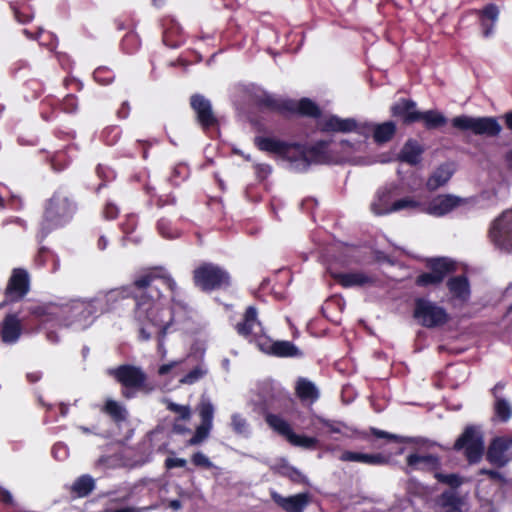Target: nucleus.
Segmentation results:
<instances>
[{"label":"nucleus","mask_w":512,"mask_h":512,"mask_svg":"<svg viewBox=\"0 0 512 512\" xmlns=\"http://www.w3.org/2000/svg\"><path fill=\"white\" fill-rule=\"evenodd\" d=\"M264 419L273 431L283 436L291 445L308 450L316 449L319 442L317 438L296 434L288 421L280 415L267 412L264 415Z\"/></svg>","instance_id":"9d476101"},{"label":"nucleus","mask_w":512,"mask_h":512,"mask_svg":"<svg viewBox=\"0 0 512 512\" xmlns=\"http://www.w3.org/2000/svg\"><path fill=\"white\" fill-rule=\"evenodd\" d=\"M190 175V169L186 164H176L170 173L168 181L172 186H179L183 183Z\"/></svg>","instance_id":"a18cd8bd"},{"label":"nucleus","mask_w":512,"mask_h":512,"mask_svg":"<svg viewBox=\"0 0 512 512\" xmlns=\"http://www.w3.org/2000/svg\"><path fill=\"white\" fill-rule=\"evenodd\" d=\"M374 127H375V123H372V122H358L356 120V128L352 131V132H355L357 134H359L360 136H363L365 138H368L370 136L373 137L374 135Z\"/></svg>","instance_id":"13d9d810"},{"label":"nucleus","mask_w":512,"mask_h":512,"mask_svg":"<svg viewBox=\"0 0 512 512\" xmlns=\"http://www.w3.org/2000/svg\"><path fill=\"white\" fill-rule=\"evenodd\" d=\"M160 286L169 289L173 294L178 286L176 281L162 266L146 267L135 273L132 282L127 286L130 297L135 301L134 317L141 325L139 338L148 341L151 333L145 325L159 328V335L164 337L174 321L172 308L164 305Z\"/></svg>","instance_id":"f257e3e1"},{"label":"nucleus","mask_w":512,"mask_h":512,"mask_svg":"<svg viewBox=\"0 0 512 512\" xmlns=\"http://www.w3.org/2000/svg\"><path fill=\"white\" fill-rule=\"evenodd\" d=\"M413 317L426 328L440 327L449 321V315L443 307L424 298L415 300Z\"/></svg>","instance_id":"ddd939ff"},{"label":"nucleus","mask_w":512,"mask_h":512,"mask_svg":"<svg viewBox=\"0 0 512 512\" xmlns=\"http://www.w3.org/2000/svg\"><path fill=\"white\" fill-rule=\"evenodd\" d=\"M77 211V202L62 190H56L45 204L40 228L42 237H46L52 230L65 226Z\"/></svg>","instance_id":"7ed1b4c3"},{"label":"nucleus","mask_w":512,"mask_h":512,"mask_svg":"<svg viewBox=\"0 0 512 512\" xmlns=\"http://www.w3.org/2000/svg\"><path fill=\"white\" fill-rule=\"evenodd\" d=\"M95 173L101 181L95 188L96 194H99L102 188L106 187L108 183L116 179V172L114 169L105 164H98L96 166Z\"/></svg>","instance_id":"a19ab883"},{"label":"nucleus","mask_w":512,"mask_h":512,"mask_svg":"<svg viewBox=\"0 0 512 512\" xmlns=\"http://www.w3.org/2000/svg\"><path fill=\"white\" fill-rule=\"evenodd\" d=\"M167 408L168 410L179 414V416L176 419L189 420L191 417V411L188 406H183L170 402Z\"/></svg>","instance_id":"680f3d73"},{"label":"nucleus","mask_w":512,"mask_h":512,"mask_svg":"<svg viewBox=\"0 0 512 512\" xmlns=\"http://www.w3.org/2000/svg\"><path fill=\"white\" fill-rule=\"evenodd\" d=\"M59 101L53 97L45 98L40 104V115L44 121H52L57 117Z\"/></svg>","instance_id":"79ce46f5"},{"label":"nucleus","mask_w":512,"mask_h":512,"mask_svg":"<svg viewBox=\"0 0 512 512\" xmlns=\"http://www.w3.org/2000/svg\"><path fill=\"white\" fill-rule=\"evenodd\" d=\"M396 132L397 126L391 120L375 124L373 140L378 145L385 144L394 138Z\"/></svg>","instance_id":"e433bc0d"},{"label":"nucleus","mask_w":512,"mask_h":512,"mask_svg":"<svg viewBox=\"0 0 512 512\" xmlns=\"http://www.w3.org/2000/svg\"><path fill=\"white\" fill-rule=\"evenodd\" d=\"M512 418V405L504 397H496L493 403L492 421L507 423Z\"/></svg>","instance_id":"4c0bfd02"},{"label":"nucleus","mask_w":512,"mask_h":512,"mask_svg":"<svg viewBox=\"0 0 512 512\" xmlns=\"http://www.w3.org/2000/svg\"><path fill=\"white\" fill-rule=\"evenodd\" d=\"M93 78L98 84L107 86L115 80V73L110 67L99 66L94 70Z\"/></svg>","instance_id":"49530a36"},{"label":"nucleus","mask_w":512,"mask_h":512,"mask_svg":"<svg viewBox=\"0 0 512 512\" xmlns=\"http://www.w3.org/2000/svg\"><path fill=\"white\" fill-rule=\"evenodd\" d=\"M332 278L343 288L372 286L377 282L375 275L362 271L332 273Z\"/></svg>","instance_id":"b1692460"},{"label":"nucleus","mask_w":512,"mask_h":512,"mask_svg":"<svg viewBox=\"0 0 512 512\" xmlns=\"http://www.w3.org/2000/svg\"><path fill=\"white\" fill-rule=\"evenodd\" d=\"M205 372L200 367H195L190 370L180 382L183 384H194L204 376Z\"/></svg>","instance_id":"052dcab7"},{"label":"nucleus","mask_w":512,"mask_h":512,"mask_svg":"<svg viewBox=\"0 0 512 512\" xmlns=\"http://www.w3.org/2000/svg\"><path fill=\"white\" fill-rule=\"evenodd\" d=\"M447 121L445 115L435 109L420 111L418 118V122H423V126L426 130L439 129L445 126Z\"/></svg>","instance_id":"c9c22d12"},{"label":"nucleus","mask_w":512,"mask_h":512,"mask_svg":"<svg viewBox=\"0 0 512 512\" xmlns=\"http://www.w3.org/2000/svg\"><path fill=\"white\" fill-rule=\"evenodd\" d=\"M58 108L66 113H74L78 108L77 97L73 94L66 95L61 102L59 101Z\"/></svg>","instance_id":"6e6d98bb"},{"label":"nucleus","mask_w":512,"mask_h":512,"mask_svg":"<svg viewBox=\"0 0 512 512\" xmlns=\"http://www.w3.org/2000/svg\"><path fill=\"white\" fill-rule=\"evenodd\" d=\"M251 102L260 110H268L282 116L298 115L317 119L321 116L320 107L310 98L300 100L276 97L264 90L256 89L250 94Z\"/></svg>","instance_id":"f03ea898"},{"label":"nucleus","mask_w":512,"mask_h":512,"mask_svg":"<svg viewBox=\"0 0 512 512\" xmlns=\"http://www.w3.org/2000/svg\"><path fill=\"white\" fill-rule=\"evenodd\" d=\"M388 458L381 454V453H375V454H367L364 453L363 463L367 465L372 466H380L385 465L388 463Z\"/></svg>","instance_id":"bf43d9fd"},{"label":"nucleus","mask_w":512,"mask_h":512,"mask_svg":"<svg viewBox=\"0 0 512 512\" xmlns=\"http://www.w3.org/2000/svg\"><path fill=\"white\" fill-rule=\"evenodd\" d=\"M61 306V327L78 325L84 329L88 327L96 313V307L92 302L73 301L69 305Z\"/></svg>","instance_id":"f8f14e48"},{"label":"nucleus","mask_w":512,"mask_h":512,"mask_svg":"<svg viewBox=\"0 0 512 512\" xmlns=\"http://www.w3.org/2000/svg\"><path fill=\"white\" fill-rule=\"evenodd\" d=\"M425 206L420 201L415 200L412 197H404L401 199H398L392 203V213L397 212L404 209H418L422 212V208Z\"/></svg>","instance_id":"de8ad7c7"},{"label":"nucleus","mask_w":512,"mask_h":512,"mask_svg":"<svg viewBox=\"0 0 512 512\" xmlns=\"http://www.w3.org/2000/svg\"><path fill=\"white\" fill-rule=\"evenodd\" d=\"M364 453L354 451H344L339 459L343 462H359L363 463Z\"/></svg>","instance_id":"338daca9"},{"label":"nucleus","mask_w":512,"mask_h":512,"mask_svg":"<svg viewBox=\"0 0 512 512\" xmlns=\"http://www.w3.org/2000/svg\"><path fill=\"white\" fill-rule=\"evenodd\" d=\"M318 421L320 424H322L324 427L328 429L330 433H342V428H345L349 430L352 435L362 439V440H368L369 436L372 435L376 438L386 439L390 442L395 443H413V438L411 437H405L400 436L396 434H392L380 429H377L375 427H370L369 432L368 431H361L356 428L348 427L345 423L341 421H334V420H328L322 417L318 418Z\"/></svg>","instance_id":"4468645a"},{"label":"nucleus","mask_w":512,"mask_h":512,"mask_svg":"<svg viewBox=\"0 0 512 512\" xmlns=\"http://www.w3.org/2000/svg\"><path fill=\"white\" fill-rule=\"evenodd\" d=\"M451 178V173L444 170L443 168L437 169L427 180V188L430 191H434L439 187L445 185Z\"/></svg>","instance_id":"c03bdc74"},{"label":"nucleus","mask_w":512,"mask_h":512,"mask_svg":"<svg viewBox=\"0 0 512 512\" xmlns=\"http://www.w3.org/2000/svg\"><path fill=\"white\" fill-rule=\"evenodd\" d=\"M429 272H422L415 278V285L421 288L440 285L445 278L457 270L456 262L447 257H433L426 260Z\"/></svg>","instance_id":"6e6552de"},{"label":"nucleus","mask_w":512,"mask_h":512,"mask_svg":"<svg viewBox=\"0 0 512 512\" xmlns=\"http://www.w3.org/2000/svg\"><path fill=\"white\" fill-rule=\"evenodd\" d=\"M419 113L417 103L410 98H399L390 107L391 116L399 119L404 125L417 123Z\"/></svg>","instance_id":"5701e85b"},{"label":"nucleus","mask_w":512,"mask_h":512,"mask_svg":"<svg viewBox=\"0 0 512 512\" xmlns=\"http://www.w3.org/2000/svg\"><path fill=\"white\" fill-rule=\"evenodd\" d=\"M191 462L196 467H201L204 469H210L212 467V462L210 461V459L200 451L195 452L191 456Z\"/></svg>","instance_id":"e2e57ef3"},{"label":"nucleus","mask_w":512,"mask_h":512,"mask_svg":"<svg viewBox=\"0 0 512 512\" xmlns=\"http://www.w3.org/2000/svg\"><path fill=\"white\" fill-rule=\"evenodd\" d=\"M199 415L201 418V424H206L213 427L214 407L209 402H201L199 407Z\"/></svg>","instance_id":"603ef678"},{"label":"nucleus","mask_w":512,"mask_h":512,"mask_svg":"<svg viewBox=\"0 0 512 512\" xmlns=\"http://www.w3.org/2000/svg\"><path fill=\"white\" fill-rule=\"evenodd\" d=\"M468 13L478 15L482 35L484 38H489L494 32L495 24L499 18L500 11L498 6L490 3L482 9H472Z\"/></svg>","instance_id":"393cba45"},{"label":"nucleus","mask_w":512,"mask_h":512,"mask_svg":"<svg viewBox=\"0 0 512 512\" xmlns=\"http://www.w3.org/2000/svg\"><path fill=\"white\" fill-rule=\"evenodd\" d=\"M451 298L466 303L471 297L470 281L465 274L455 275L446 281Z\"/></svg>","instance_id":"cd10ccee"},{"label":"nucleus","mask_w":512,"mask_h":512,"mask_svg":"<svg viewBox=\"0 0 512 512\" xmlns=\"http://www.w3.org/2000/svg\"><path fill=\"white\" fill-rule=\"evenodd\" d=\"M274 397L279 403V408L282 410V412L290 413L294 410L295 401L288 391H278Z\"/></svg>","instance_id":"8fccbe9b"},{"label":"nucleus","mask_w":512,"mask_h":512,"mask_svg":"<svg viewBox=\"0 0 512 512\" xmlns=\"http://www.w3.org/2000/svg\"><path fill=\"white\" fill-rule=\"evenodd\" d=\"M26 326L39 331L47 327H61V306L56 303H33L25 309Z\"/></svg>","instance_id":"0eeeda50"},{"label":"nucleus","mask_w":512,"mask_h":512,"mask_svg":"<svg viewBox=\"0 0 512 512\" xmlns=\"http://www.w3.org/2000/svg\"><path fill=\"white\" fill-rule=\"evenodd\" d=\"M102 412L110 416V418L115 423H120L126 420L127 418V411L126 409L119 404L117 401L108 399L103 408Z\"/></svg>","instance_id":"ea45409f"},{"label":"nucleus","mask_w":512,"mask_h":512,"mask_svg":"<svg viewBox=\"0 0 512 512\" xmlns=\"http://www.w3.org/2000/svg\"><path fill=\"white\" fill-rule=\"evenodd\" d=\"M24 207V199L20 192H14L7 189V195H2V209L8 208L14 211H20Z\"/></svg>","instance_id":"37998d69"},{"label":"nucleus","mask_w":512,"mask_h":512,"mask_svg":"<svg viewBox=\"0 0 512 512\" xmlns=\"http://www.w3.org/2000/svg\"><path fill=\"white\" fill-rule=\"evenodd\" d=\"M50 163L54 171L60 172L69 165V159L65 152L58 151L51 157Z\"/></svg>","instance_id":"5fc2aeb1"},{"label":"nucleus","mask_w":512,"mask_h":512,"mask_svg":"<svg viewBox=\"0 0 512 512\" xmlns=\"http://www.w3.org/2000/svg\"><path fill=\"white\" fill-rule=\"evenodd\" d=\"M441 503L443 507L452 509L454 507H461V499L454 493L445 491L441 494Z\"/></svg>","instance_id":"4d7b16f0"},{"label":"nucleus","mask_w":512,"mask_h":512,"mask_svg":"<svg viewBox=\"0 0 512 512\" xmlns=\"http://www.w3.org/2000/svg\"><path fill=\"white\" fill-rule=\"evenodd\" d=\"M453 449L463 451L469 464L479 463L485 451L482 432L474 425L466 426L454 442Z\"/></svg>","instance_id":"1a4fd4ad"},{"label":"nucleus","mask_w":512,"mask_h":512,"mask_svg":"<svg viewBox=\"0 0 512 512\" xmlns=\"http://www.w3.org/2000/svg\"><path fill=\"white\" fill-rule=\"evenodd\" d=\"M451 124L460 131H471L475 135H486L488 137H496L502 130L497 119L492 116L471 117L460 115L454 117Z\"/></svg>","instance_id":"9b49d317"},{"label":"nucleus","mask_w":512,"mask_h":512,"mask_svg":"<svg viewBox=\"0 0 512 512\" xmlns=\"http://www.w3.org/2000/svg\"><path fill=\"white\" fill-rule=\"evenodd\" d=\"M237 334L251 343L258 346V339L266 337L263 333V327L258 320V312L256 307L248 306L244 312L242 321L235 325Z\"/></svg>","instance_id":"a211bd4d"},{"label":"nucleus","mask_w":512,"mask_h":512,"mask_svg":"<svg viewBox=\"0 0 512 512\" xmlns=\"http://www.w3.org/2000/svg\"><path fill=\"white\" fill-rule=\"evenodd\" d=\"M295 394L302 402L309 401L313 403L319 398V391L315 384L304 377L297 379Z\"/></svg>","instance_id":"f704fd0d"},{"label":"nucleus","mask_w":512,"mask_h":512,"mask_svg":"<svg viewBox=\"0 0 512 512\" xmlns=\"http://www.w3.org/2000/svg\"><path fill=\"white\" fill-rule=\"evenodd\" d=\"M103 216L107 220H114L118 217L119 208L112 202H107L103 208Z\"/></svg>","instance_id":"774afa93"},{"label":"nucleus","mask_w":512,"mask_h":512,"mask_svg":"<svg viewBox=\"0 0 512 512\" xmlns=\"http://www.w3.org/2000/svg\"><path fill=\"white\" fill-rule=\"evenodd\" d=\"M95 489V480L89 474L79 476L71 486V493L78 498L90 495Z\"/></svg>","instance_id":"58836bf2"},{"label":"nucleus","mask_w":512,"mask_h":512,"mask_svg":"<svg viewBox=\"0 0 512 512\" xmlns=\"http://www.w3.org/2000/svg\"><path fill=\"white\" fill-rule=\"evenodd\" d=\"M406 463L409 467L415 470H428L434 472L438 470L441 465L438 456L432 454L419 455L416 453L408 455Z\"/></svg>","instance_id":"c756f323"},{"label":"nucleus","mask_w":512,"mask_h":512,"mask_svg":"<svg viewBox=\"0 0 512 512\" xmlns=\"http://www.w3.org/2000/svg\"><path fill=\"white\" fill-rule=\"evenodd\" d=\"M254 145L258 150L272 153L288 161L295 170L307 171L306 144L300 142H286L280 139L256 136Z\"/></svg>","instance_id":"20e7f679"},{"label":"nucleus","mask_w":512,"mask_h":512,"mask_svg":"<svg viewBox=\"0 0 512 512\" xmlns=\"http://www.w3.org/2000/svg\"><path fill=\"white\" fill-rule=\"evenodd\" d=\"M511 448L512 435L496 436L489 443L486 451V460L491 465L502 468L510 461L506 453Z\"/></svg>","instance_id":"412c9836"},{"label":"nucleus","mask_w":512,"mask_h":512,"mask_svg":"<svg viewBox=\"0 0 512 512\" xmlns=\"http://www.w3.org/2000/svg\"><path fill=\"white\" fill-rule=\"evenodd\" d=\"M307 170L312 164L328 165L337 164L341 157L332 148V141L318 140L312 145L306 144Z\"/></svg>","instance_id":"f3484780"},{"label":"nucleus","mask_w":512,"mask_h":512,"mask_svg":"<svg viewBox=\"0 0 512 512\" xmlns=\"http://www.w3.org/2000/svg\"><path fill=\"white\" fill-rule=\"evenodd\" d=\"M176 203H177V199L171 193L159 195L155 199V206L159 209H162L167 206H174V205H176Z\"/></svg>","instance_id":"0e129e2a"},{"label":"nucleus","mask_w":512,"mask_h":512,"mask_svg":"<svg viewBox=\"0 0 512 512\" xmlns=\"http://www.w3.org/2000/svg\"><path fill=\"white\" fill-rule=\"evenodd\" d=\"M29 291L30 277L27 270L14 268L4 291L5 301L2 302V307L7 303L21 301Z\"/></svg>","instance_id":"dca6fc26"},{"label":"nucleus","mask_w":512,"mask_h":512,"mask_svg":"<svg viewBox=\"0 0 512 512\" xmlns=\"http://www.w3.org/2000/svg\"><path fill=\"white\" fill-rule=\"evenodd\" d=\"M271 498L285 512H303L310 502V495L307 492L288 497L272 492Z\"/></svg>","instance_id":"bb28decb"},{"label":"nucleus","mask_w":512,"mask_h":512,"mask_svg":"<svg viewBox=\"0 0 512 512\" xmlns=\"http://www.w3.org/2000/svg\"><path fill=\"white\" fill-rule=\"evenodd\" d=\"M212 426L201 424L196 428L194 435L187 441V446H195L201 444L209 437Z\"/></svg>","instance_id":"3c124183"},{"label":"nucleus","mask_w":512,"mask_h":512,"mask_svg":"<svg viewBox=\"0 0 512 512\" xmlns=\"http://www.w3.org/2000/svg\"><path fill=\"white\" fill-rule=\"evenodd\" d=\"M108 375L113 377L121 386V395L125 399H131L137 392H149L152 390L147 384V374L138 366L122 364L108 370Z\"/></svg>","instance_id":"423d86ee"},{"label":"nucleus","mask_w":512,"mask_h":512,"mask_svg":"<svg viewBox=\"0 0 512 512\" xmlns=\"http://www.w3.org/2000/svg\"><path fill=\"white\" fill-rule=\"evenodd\" d=\"M489 236L496 245L512 250V210L504 212L493 222Z\"/></svg>","instance_id":"aec40b11"},{"label":"nucleus","mask_w":512,"mask_h":512,"mask_svg":"<svg viewBox=\"0 0 512 512\" xmlns=\"http://www.w3.org/2000/svg\"><path fill=\"white\" fill-rule=\"evenodd\" d=\"M467 203V199L452 194H440L422 208V212L434 217H443Z\"/></svg>","instance_id":"6ab92c4d"},{"label":"nucleus","mask_w":512,"mask_h":512,"mask_svg":"<svg viewBox=\"0 0 512 512\" xmlns=\"http://www.w3.org/2000/svg\"><path fill=\"white\" fill-rule=\"evenodd\" d=\"M162 26V40L167 47L174 49L184 44L185 35L178 22L172 18L167 17L163 19Z\"/></svg>","instance_id":"c85d7f7f"},{"label":"nucleus","mask_w":512,"mask_h":512,"mask_svg":"<svg viewBox=\"0 0 512 512\" xmlns=\"http://www.w3.org/2000/svg\"><path fill=\"white\" fill-rule=\"evenodd\" d=\"M356 128V119L340 118L337 115H331L325 119L321 125L323 132H342L349 133Z\"/></svg>","instance_id":"7c9ffc66"},{"label":"nucleus","mask_w":512,"mask_h":512,"mask_svg":"<svg viewBox=\"0 0 512 512\" xmlns=\"http://www.w3.org/2000/svg\"><path fill=\"white\" fill-rule=\"evenodd\" d=\"M392 191L389 189H380L377 191L374 201L370 205L371 211L377 215H386L392 213Z\"/></svg>","instance_id":"473e14b6"},{"label":"nucleus","mask_w":512,"mask_h":512,"mask_svg":"<svg viewBox=\"0 0 512 512\" xmlns=\"http://www.w3.org/2000/svg\"><path fill=\"white\" fill-rule=\"evenodd\" d=\"M258 348L269 355L280 358H293L302 356V352L291 341H274L269 337L258 339Z\"/></svg>","instance_id":"4be33fe9"},{"label":"nucleus","mask_w":512,"mask_h":512,"mask_svg":"<svg viewBox=\"0 0 512 512\" xmlns=\"http://www.w3.org/2000/svg\"><path fill=\"white\" fill-rule=\"evenodd\" d=\"M27 318H19L17 313L7 314L2 321V342L16 343L23 331V322L26 325Z\"/></svg>","instance_id":"a878e982"},{"label":"nucleus","mask_w":512,"mask_h":512,"mask_svg":"<svg viewBox=\"0 0 512 512\" xmlns=\"http://www.w3.org/2000/svg\"><path fill=\"white\" fill-rule=\"evenodd\" d=\"M192 281L196 288L205 293L227 290L232 286V277L223 266L203 261L192 271Z\"/></svg>","instance_id":"39448f33"},{"label":"nucleus","mask_w":512,"mask_h":512,"mask_svg":"<svg viewBox=\"0 0 512 512\" xmlns=\"http://www.w3.org/2000/svg\"><path fill=\"white\" fill-rule=\"evenodd\" d=\"M189 104L195 114V122L203 132L207 133L219 128L218 117L208 98L200 93H195L190 96Z\"/></svg>","instance_id":"2eb2a0df"},{"label":"nucleus","mask_w":512,"mask_h":512,"mask_svg":"<svg viewBox=\"0 0 512 512\" xmlns=\"http://www.w3.org/2000/svg\"><path fill=\"white\" fill-rule=\"evenodd\" d=\"M434 477L438 482L449 485L451 488H458L462 484V480L459 475L454 473L444 474L436 470Z\"/></svg>","instance_id":"864d4df0"},{"label":"nucleus","mask_w":512,"mask_h":512,"mask_svg":"<svg viewBox=\"0 0 512 512\" xmlns=\"http://www.w3.org/2000/svg\"><path fill=\"white\" fill-rule=\"evenodd\" d=\"M274 474L289 479L295 484H303L306 481L305 475L296 467L290 465L285 459H281L272 467Z\"/></svg>","instance_id":"72a5a7b5"},{"label":"nucleus","mask_w":512,"mask_h":512,"mask_svg":"<svg viewBox=\"0 0 512 512\" xmlns=\"http://www.w3.org/2000/svg\"><path fill=\"white\" fill-rule=\"evenodd\" d=\"M423 153L424 148L417 140L408 139L404 143L398 158L401 162L414 166L420 162Z\"/></svg>","instance_id":"2f4dec72"},{"label":"nucleus","mask_w":512,"mask_h":512,"mask_svg":"<svg viewBox=\"0 0 512 512\" xmlns=\"http://www.w3.org/2000/svg\"><path fill=\"white\" fill-rule=\"evenodd\" d=\"M10 7L13 11L15 19L19 23H23V24L28 23L34 17V14L31 10V8L27 4H22L19 6V5L11 3Z\"/></svg>","instance_id":"09e8293b"},{"label":"nucleus","mask_w":512,"mask_h":512,"mask_svg":"<svg viewBox=\"0 0 512 512\" xmlns=\"http://www.w3.org/2000/svg\"><path fill=\"white\" fill-rule=\"evenodd\" d=\"M157 229L163 237H166V238L174 237V232L171 228L170 222L164 218L158 220Z\"/></svg>","instance_id":"69168bd1"}]
</instances>
